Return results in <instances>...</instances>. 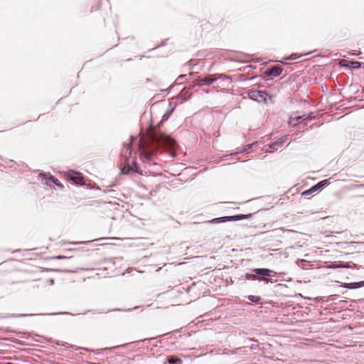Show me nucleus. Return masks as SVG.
I'll return each instance as SVG.
<instances>
[{"label": "nucleus", "mask_w": 364, "mask_h": 364, "mask_svg": "<svg viewBox=\"0 0 364 364\" xmlns=\"http://www.w3.org/2000/svg\"><path fill=\"white\" fill-rule=\"evenodd\" d=\"M249 96L252 100L260 102L266 101L268 95L263 91L252 90L249 92Z\"/></svg>", "instance_id": "f03ea898"}, {"label": "nucleus", "mask_w": 364, "mask_h": 364, "mask_svg": "<svg viewBox=\"0 0 364 364\" xmlns=\"http://www.w3.org/2000/svg\"><path fill=\"white\" fill-rule=\"evenodd\" d=\"M168 362L170 364H179L181 363V360L178 358H170Z\"/></svg>", "instance_id": "9b49d317"}, {"label": "nucleus", "mask_w": 364, "mask_h": 364, "mask_svg": "<svg viewBox=\"0 0 364 364\" xmlns=\"http://www.w3.org/2000/svg\"><path fill=\"white\" fill-rule=\"evenodd\" d=\"M259 280H263V281H267L268 282V279H265V278H257Z\"/></svg>", "instance_id": "2eb2a0df"}, {"label": "nucleus", "mask_w": 364, "mask_h": 364, "mask_svg": "<svg viewBox=\"0 0 364 364\" xmlns=\"http://www.w3.org/2000/svg\"><path fill=\"white\" fill-rule=\"evenodd\" d=\"M256 274L259 275H262L263 277H270L272 276V270L269 269H255L253 270Z\"/></svg>", "instance_id": "39448f33"}, {"label": "nucleus", "mask_w": 364, "mask_h": 364, "mask_svg": "<svg viewBox=\"0 0 364 364\" xmlns=\"http://www.w3.org/2000/svg\"><path fill=\"white\" fill-rule=\"evenodd\" d=\"M139 173L138 167L135 163H132V165H128L127 167H124L122 169V173L125 174H129L132 173Z\"/></svg>", "instance_id": "7ed1b4c3"}, {"label": "nucleus", "mask_w": 364, "mask_h": 364, "mask_svg": "<svg viewBox=\"0 0 364 364\" xmlns=\"http://www.w3.org/2000/svg\"><path fill=\"white\" fill-rule=\"evenodd\" d=\"M236 218L237 219H242V218H245V215H237V216H235V217H223V218H216V219H214L213 220V221H215V222H225V221H227L228 220H230L232 218Z\"/></svg>", "instance_id": "0eeeda50"}, {"label": "nucleus", "mask_w": 364, "mask_h": 364, "mask_svg": "<svg viewBox=\"0 0 364 364\" xmlns=\"http://www.w3.org/2000/svg\"><path fill=\"white\" fill-rule=\"evenodd\" d=\"M351 64L353 68H358L360 65L359 62H352Z\"/></svg>", "instance_id": "ddd939ff"}, {"label": "nucleus", "mask_w": 364, "mask_h": 364, "mask_svg": "<svg viewBox=\"0 0 364 364\" xmlns=\"http://www.w3.org/2000/svg\"><path fill=\"white\" fill-rule=\"evenodd\" d=\"M328 184L327 180H324V181H322L321 182H319L317 185H316L315 186L312 187L308 192H314V191H318V189L324 187V186H326Z\"/></svg>", "instance_id": "423d86ee"}, {"label": "nucleus", "mask_w": 364, "mask_h": 364, "mask_svg": "<svg viewBox=\"0 0 364 364\" xmlns=\"http://www.w3.org/2000/svg\"><path fill=\"white\" fill-rule=\"evenodd\" d=\"M250 301L253 302H257L259 300V297L257 296L250 295L248 296Z\"/></svg>", "instance_id": "f8f14e48"}, {"label": "nucleus", "mask_w": 364, "mask_h": 364, "mask_svg": "<svg viewBox=\"0 0 364 364\" xmlns=\"http://www.w3.org/2000/svg\"><path fill=\"white\" fill-rule=\"evenodd\" d=\"M142 157H145V158L148 159V155H146V154L142 155Z\"/></svg>", "instance_id": "f3484780"}, {"label": "nucleus", "mask_w": 364, "mask_h": 364, "mask_svg": "<svg viewBox=\"0 0 364 364\" xmlns=\"http://www.w3.org/2000/svg\"><path fill=\"white\" fill-rule=\"evenodd\" d=\"M363 282L360 283H347L343 285L344 287L348 288V289H355L360 287L363 285Z\"/></svg>", "instance_id": "6e6552de"}, {"label": "nucleus", "mask_w": 364, "mask_h": 364, "mask_svg": "<svg viewBox=\"0 0 364 364\" xmlns=\"http://www.w3.org/2000/svg\"><path fill=\"white\" fill-rule=\"evenodd\" d=\"M51 179H52L53 182H54L55 183H56V180H54V178H52Z\"/></svg>", "instance_id": "a211bd4d"}, {"label": "nucleus", "mask_w": 364, "mask_h": 364, "mask_svg": "<svg viewBox=\"0 0 364 364\" xmlns=\"http://www.w3.org/2000/svg\"><path fill=\"white\" fill-rule=\"evenodd\" d=\"M70 178L76 184L82 183V177L79 173L72 172L69 173Z\"/></svg>", "instance_id": "20e7f679"}, {"label": "nucleus", "mask_w": 364, "mask_h": 364, "mask_svg": "<svg viewBox=\"0 0 364 364\" xmlns=\"http://www.w3.org/2000/svg\"><path fill=\"white\" fill-rule=\"evenodd\" d=\"M282 69L279 67L272 68L269 72L270 75L278 76L281 74Z\"/></svg>", "instance_id": "9d476101"}, {"label": "nucleus", "mask_w": 364, "mask_h": 364, "mask_svg": "<svg viewBox=\"0 0 364 364\" xmlns=\"http://www.w3.org/2000/svg\"><path fill=\"white\" fill-rule=\"evenodd\" d=\"M150 139L154 144L159 146L173 147L175 145V141L165 134L156 132L150 136Z\"/></svg>", "instance_id": "f257e3e1"}, {"label": "nucleus", "mask_w": 364, "mask_h": 364, "mask_svg": "<svg viewBox=\"0 0 364 364\" xmlns=\"http://www.w3.org/2000/svg\"><path fill=\"white\" fill-rule=\"evenodd\" d=\"M303 118V117H291L289 119V124L292 126H295L300 122V120Z\"/></svg>", "instance_id": "1a4fd4ad"}, {"label": "nucleus", "mask_w": 364, "mask_h": 364, "mask_svg": "<svg viewBox=\"0 0 364 364\" xmlns=\"http://www.w3.org/2000/svg\"><path fill=\"white\" fill-rule=\"evenodd\" d=\"M108 240H119V238H117V237H109V238H107Z\"/></svg>", "instance_id": "dca6fc26"}, {"label": "nucleus", "mask_w": 364, "mask_h": 364, "mask_svg": "<svg viewBox=\"0 0 364 364\" xmlns=\"http://www.w3.org/2000/svg\"><path fill=\"white\" fill-rule=\"evenodd\" d=\"M246 277L249 279H256V277L254 274H247Z\"/></svg>", "instance_id": "4468645a"}]
</instances>
